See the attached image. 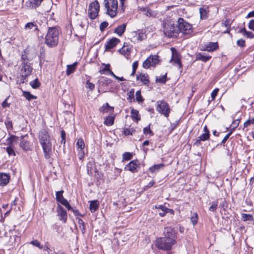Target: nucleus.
Listing matches in <instances>:
<instances>
[{"mask_svg": "<svg viewBox=\"0 0 254 254\" xmlns=\"http://www.w3.org/2000/svg\"><path fill=\"white\" fill-rule=\"evenodd\" d=\"M38 139L43 149L45 157L46 159L50 158L52 153V142L48 131L45 129H42L39 133Z\"/></svg>", "mask_w": 254, "mask_h": 254, "instance_id": "nucleus-1", "label": "nucleus"}, {"mask_svg": "<svg viewBox=\"0 0 254 254\" xmlns=\"http://www.w3.org/2000/svg\"><path fill=\"white\" fill-rule=\"evenodd\" d=\"M163 32L168 38H175L178 36V29L172 20H166L163 23Z\"/></svg>", "mask_w": 254, "mask_h": 254, "instance_id": "nucleus-2", "label": "nucleus"}, {"mask_svg": "<svg viewBox=\"0 0 254 254\" xmlns=\"http://www.w3.org/2000/svg\"><path fill=\"white\" fill-rule=\"evenodd\" d=\"M59 31L55 27H50L45 37V44L49 47H55L59 41Z\"/></svg>", "mask_w": 254, "mask_h": 254, "instance_id": "nucleus-3", "label": "nucleus"}, {"mask_svg": "<svg viewBox=\"0 0 254 254\" xmlns=\"http://www.w3.org/2000/svg\"><path fill=\"white\" fill-rule=\"evenodd\" d=\"M104 4L106 13L112 18L116 17L118 13L117 0H104Z\"/></svg>", "mask_w": 254, "mask_h": 254, "instance_id": "nucleus-4", "label": "nucleus"}, {"mask_svg": "<svg viewBox=\"0 0 254 254\" xmlns=\"http://www.w3.org/2000/svg\"><path fill=\"white\" fill-rule=\"evenodd\" d=\"M176 243V240L161 237L156 240V245L159 249L168 251L171 250Z\"/></svg>", "mask_w": 254, "mask_h": 254, "instance_id": "nucleus-5", "label": "nucleus"}, {"mask_svg": "<svg viewBox=\"0 0 254 254\" xmlns=\"http://www.w3.org/2000/svg\"><path fill=\"white\" fill-rule=\"evenodd\" d=\"M176 27L178 29V35L180 33L183 34H190L192 32V26L191 24L186 21L182 18H179Z\"/></svg>", "mask_w": 254, "mask_h": 254, "instance_id": "nucleus-6", "label": "nucleus"}, {"mask_svg": "<svg viewBox=\"0 0 254 254\" xmlns=\"http://www.w3.org/2000/svg\"><path fill=\"white\" fill-rule=\"evenodd\" d=\"M22 59L23 60V62H22V66L21 69L22 74L20 77V82L23 83L27 81V77L31 74L32 68L26 62L24 59L23 56H22Z\"/></svg>", "mask_w": 254, "mask_h": 254, "instance_id": "nucleus-7", "label": "nucleus"}, {"mask_svg": "<svg viewBox=\"0 0 254 254\" xmlns=\"http://www.w3.org/2000/svg\"><path fill=\"white\" fill-rule=\"evenodd\" d=\"M156 110L165 117H168L170 109L169 105L164 101H158L156 102Z\"/></svg>", "mask_w": 254, "mask_h": 254, "instance_id": "nucleus-8", "label": "nucleus"}, {"mask_svg": "<svg viewBox=\"0 0 254 254\" xmlns=\"http://www.w3.org/2000/svg\"><path fill=\"white\" fill-rule=\"evenodd\" d=\"M100 5L98 1L95 0L90 3L89 6V17L92 19H95L98 15Z\"/></svg>", "mask_w": 254, "mask_h": 254, "instance_id": "nucleus-9", "label": "nucleus"}, {"mask_svg": "<svg viewBox=\"0 0 254 254\" xmlns=\"http://www.w3.org/2000/svg\"><path fill=\"white\" fill-rule=\"evenodd\" d=\"M158 61L157 55L150 56L143 62L142 66L144 68H148L150 66H155Z\"/></svg>", "mask_w": 254, "mask_h": 254, "instance_id": "nucleus-10", "label": "nucleus"}, {"mask_svg": "<svg viewBox=\"0 0 254 254\" xmlns=\"http://www.w3.org/2000/svg\"><path fill=\"white\" fill-rule=\"evenodd\" d=\"M139 168V163L137 160H134L130 161L125 167L126 169L132 173L136 172Z\"/></svg>", "mask_w": 254, "mask_h": 254, "instance_id": "nucleus-11", "label": "nucleus"}, {"mask_svg": "<svg viewBox=\"0 0 254 254\" xmlns=\"http://www.w3.org/2000/svg\"><path fill=\"white\" fill-rule=\"evenodd\" d=\"M164 237L163 238H167L168 239H173L176 240V233L175 230L171 227L165 228L164 231Z\"/></svg>", "mask_w": 254, "mask_h": 254, "instance_id": "nucleus-12", "label": "nucleus"}, {"mask_svg": "<svg viewBox=\"0 0 254 254\" xmlns=\"http://www.w3.org/2000/svg\"><path fill=\"white\" fill-rule=\"evenodd\" d=\"M120 42V40L116 38H113L107 42L105 44V50L109 51L115 47Z\"/></svg>", "mask_w": 254, "mask_h": 254, "instance_id": "nucleus-13", "label": "nucleus"}, {"mask_svg": "<svg viewBox=\"0 0 254 254\" xmlns=\"http://www.w3.org/2000/svg\"><path fill=\"white\" fill-rule=\"evenodd\" d=\"M58 215L60 217V220L65 222L67 219V213L65 210L61 205H58L57 207Z\"/></svg>", "mask_w": 254, "mask_h": 254, "instance_id": "nucleus-14", "label": "nucleus"}, {"mask_svg": "<svg viewBox=\"0 0 254 254\" xmlns=\"http://www.w3.org/2000/svg\"><path fill=\"white\" fill-rule=\"evenodd\" d=\"M64 191L60 190L57 191L56 193V200L62 204L63 205H64L65 203H66L68 201L65 199L63 196Z\"/></svg>", "mask_w": 254, "mask_h": 254, "instance_id": "nucleus-15", "label": "nucleus"}, {"mask_svg": "<svg viewBox=\"0 0 254 254\" xmlns=\"http://www.w3.org/2000/svg\"><path fill=\"white\" fill-rule=\"evenodd\" d=\"M210 137V133L204 132L200 135L198 139L195 141L194 144L196 145H199L201 144V141H204L208 140Z\"/></svg>", "mask_w": 254, "mask_h": 254, "instance_id": "nucleus-16", "label": "nucleus"}, {"mask_svg": "<svg viewBox=\"0 0 254 254\" xmlns=\"http://www.w3.org/2000/svg\"><path fill=\"white\" fill-rule=\"evenodd\" d=\"M39 23L36 21L35 22H28L25 25L24 28L25 29L32 30L34 31H38V25Z\"/></svg>", "mask_w": 254, "mask_h": 254, "instance_id": "nucleus-17", "label": "nucleus"}, {"mask_svg": "<svg viewBox=\"0 0 254 254\" xmlns=\"http://www.w3.org/2000/svg\"><path fill=\"white\" fill-rule=\"evenodd\" d=\"M136 79L140 81L144 85H148L149 83L148 75L147 74L141 73L137 75Z\"/></svg>", "mask_w": 254, "mask_h": 254, "instance_id": "nucleus-18", "label": "nucleus"}, {"mask_svg": "<svg viewBox=\"0 0 254 254\" xmlns=\"http://www.w3.org/2000/svg\"><path fill=\"white\" fill-rule=\"evenodd\" d=\"M9 176L5 174L1 173H0V185L4 186L6 185L9 182Z\"/></svg>", "mask_w": 254, "mask_h": 254, "instance_id": "nucleus-19", "label": "nucleus"}, {"mask_svg": "<svg viewBox=\"0 0 254 254\" xmlns=\"http://www.w3.org/2000/svg\"><path fill=\"white\" fill-rule=\"evenodd\" d=\"M209 12L208 7L206 6H203L199 8V13L200 18L201 19H206L208 17Z\"/></svg>", "mask_w": 254, "mask_h": 254, "instance_id": "nucleus-20", "label": "nucleus"}, {"mask_svg": "<svg viewBox=\"0 0 254 254\" xmlns=\"http://www.w3.org/2000/svg\"><path fill=\"white\" fill-rule=\"evenodd\" d=\"M218 47L217 43L210 42L205 45L204 50L208 52H212L216 50Z\"/></svg>", "mask_w": 254, "mask_h": 254, "instance_id": "nucleus-21", "label": "nucleus"}, {"mask_svg": "<svg viewBox=\"0 0 254 254\" xmlns=\"http://www.w3.org/2000/svg\"><path fill=\"white\" fill-rule=\"evenodd\" d=\"M130 50L131 48L129 46L124 45L119 50V52L121 54L124 55L127 58V57L130 55Z\"/></svg>", "mask_w": 254, "mask_h": 254, "instance_id": "nucleus-22", "label": "nucleus"}, {"mask_svg": "<svg viewBox=\"0 0 254 254\" xmlns=\"http://www.w3.org/2000/svg\"><path fill=\"white\" fill-rule=\"evenodd\" d=\"M43 0H29V1L26 3L27 6L31 8H36L41 4Z\"/></svg>", "mask_w": 254, "mask_h": 254, "instance_id": "nucleus-23", "label": "nucleus"}, {"mask_svg": "<svg viewBox=\"0 0 254 254\" xmlns=\"http://www.w3.org/2000/svg\"><path fill=\"white\" fill-rule=\"evenodd\" d=\"M27 136L26 135L25 136H22L20 139V146L25 150H28L29 149V143L24 139V137Z\"/></svg>", "mask_w": 254, "mask_h": 254, "instance_id": "nucleus-24", "label": "nucleus"}, {"mask_svg": "<svg viewBox=\"0 0 254 254\" xmlns=\"http://www.w3.org/2000/svg\"><path fill=\"white\" fill-rule=\"evenodd\" d=\"M126 26L127 24L126 23H124L119 25L115 29V33H116L119 36H121L126 30Z\"/></svg>", "mask_w": 254, "mask_h": 254, "instance_id": "nucleus-25", "label": "nucleus"}, {"mask_svg": "<svg viewBox=\"0 0 254 254\" xmlns=\"http://www.w3.org/2000/svg\"><path fill=\"white\" fill-rule=\"evenodd\" d=\"M211 58L210 56H206L203 53H198L196 55V60L201 61L203 62H206Z\"/></svg>", "mask_w": 254, "mask_h": 254, "instance_id": "nucleus-26", "label": "nucleus"}, {"mask_svg": "<svg viewBox=\"0 0 254 254\" xmlns=\"http://www.w3.org/2000/svg\"><path fill=\"white\" fill-rule=\"evenodd\" d=\"M164 166V164L163 163L154 165L150 167L149 169V170L150 172H151L152 173H156Z\"/></svg>", "mask_w": 254, "mask_h": 254, "instance_id": "nucleus-27", "label": "nucleus"}, {"mask_svg": "<svg viewBox=\"0 0 254 254\" xmlns=\"http://www.w3.org/2000/svg\"><path fill=\"white\" fill-rule=\"evenodd\" d=\"M99 207L97 200L91 201L89 205V209L91 212H95Z\"/></svg>", "mask_w": 254, "mask_h": 254, "instance_id": "nucleus-28", "label": "nucleus"}, {"mask_svg": "<svg viewBox=\"0 0 254 254\" xmlns=\"http://www.w3.org/2000/svg\"><path fill=\"white\" fill-rule=\"evenodd\" d=\"M170 62H173L174 64L178 65L179 66V68L182 67V64L181 61L177 55H174L173 53V57L170 60Z\"/></svg>", "mask_w": 254, "mask_h": 254, "instance_id": "nucleus-29", "label": "nucleus"}, {"mask_svg": "<svg viewBox=\"0 0 254 254\" xmlns=\"http://www.w3.org/2000/svg\"><path fill=\"white\" fill-rule=\"evenodd\" d=\"M77 63H74L73 64L67 65L66 75H69L71 73H73L75 70L77 65Z\"/></svg>", "mask_w": 254, "mask_h": 254, "instance_id": "nucleus-30", "label": "nucleus"}, {"mask_svg": "<svg viewBox=\"0 0 254 254\" xmlns=\"http://www.w3.org/2000/svg\"><path fill=\"white\" fill-rule=\"evenodd\" d=\"M131 116L133 120H135L137 122L140 120L139 117L138 111L135 109H132L131 110Z\"/></svg>", "mask_w": 254, "mask_h": 254, "instance_id": "nucleus-31", "label": "nucleus"}, {"mask_svg": "<svg viewBox=\"0 0 254 254\" xmlns=\"http://www.w3.org/2000/svg\"><path fill=\"white\" fill-rule=\"evenodd\" d=\"M99 82L102 85L108 86L111 83L112 80L107 77H102L99 80Z\"/></svg>", "mask_w": 254, "mask_h": 254, "instance_id": "nucleus-32", "label": "nucleus"}, {"mask_svg": "<svg viewBox=\"0 0 254 254\" xmlns=\"http://www.w3.org/2000/svg\"><path fill=\"white\" fill-rule=\"evenodd\" d=\"M23 96L28 101H30L32 99H37V97L36 96L32 95L28 91H23Z\"/></svg>", "mask_w": 254, "mask_h": 254, "instance_id": "nucleus-33", "label": "nucleus"}, {"mask_svg": "<svg viewBox=\"0 0 254 254\" xmlns=\"http://www.w3.org/2000/svg\"><path fill=\"white\" fill-rule=\"evenodd\" d=\"M114 123V117L113 116H108V117H106L104 121V124L108 126L113 125Z\"/></svg>", "mask_w": 254, "mask_h": 254, "instance_id": "nucleus-34", "label": "nucleus"}, {"mask_svg": "<svg viewBox=\"0 0 254 254\" xmlns=\"http://www.w3.org/2000/svg\"><path fill=\"white\" fill-rule=\"evenodd\" d=\"M222 26L227 27V30L224 32V33H228L230 31V23L228 19H226L222 22Z\"/></svg>", "mask_w": 254, "mask_h": 254, "instance_id": "nucleus-35", "label": "nucleus"}, {"mask_svg": "<svg viewBox=\"0 0 254 254\" xmlns=\"http://www.w3.org/2000/svg\"><path fill=\"white\" fill-rule=\"evenodd\" d=\"M242 219L244 221H246L247 220L253 221L254 217L252 215L250 214L242 213Z\"/></svg>", "mask_w": 254, "mask_h": 254, "instance_id": "nucleus-36", "label": "nucleus"}, {"mask_svg": "<svg viewBox=\"0 0 254 254\" xmlns=\"http://www.w3.org/2000/svg\"><path fill=\"white\" fill-rule=\"evenodd\" d=\"M30 85L33 89H37L40 86V83L38 81V79L36 78V79L31 81L30 82Z\"/></svg>", "mask_w": 254, "mask_h": 254, "instance_id": "nucleus-37", "label": "nucleus"}, {"mask_svg": "<svg viewBox=\"0 0 254 254\" xmlns=\"http://www.w3.org/2000/svg\"><path fill=\"white\" fill-rule=\"evenodd\" d=\"M109 109L113 110V109L109 106L108 103H106L100 109V111L103 113H107L109 111Z\"/></svg>", "mask_w": 254, "mask_h": 254, "instance_id": "nucleus-38", "label": "nucleus"}, {"mask_svg": "<svg viewBox=\"0 0 254 254\" xmlns=\"http://www.w3.org/2000/svg\"><path fill=\"white\" fill-rule=\"evenodd\" d=\"M190 221L193 225H195L198 221V215L196 213H193L190 217Z\"/></svg>", "mask_w": 254, "mask_h": 254, "instance_id": "nucleus-39", "label": "nucleus"}, {"mask_svg": "<svg viewBox=\"0 0 254 254\" xmlns=\"http://www.w3.org/2000/svg\"><path fill=\"white\" fill-rule=\"evenodd\" d=\"M143 133L145 134H149L150 135H153V132L150 129V124H149L146 127L143 128Z\"/></svg>", "mask_w": 254, "mask_h": 254, "instance_id": "nucleus-40", "label": "nucleus"}, {"mask_svg": "<svg viewBox=\"0 0 254 254\" xmlns=\"http://www.w3.org/2000/svg\"><path fill=\"white\" fill-rule=\"evenodd\" d=\"M30 244L38 247L39 249H43L44 248L43 246L41 245L40 243L37 240L32 241Z\"/></svg>", "mask_w": 254, "mask_h": 254, "instance_id": "nucleus-41", "label": "nucleus"}, {"mask_svg": "<svg viewBox=\"0 0 254 254\" xmlns=\"http://www.w3.org/2000/svg\"><path fill=\"white\" fill-rule=\"evenodd\" d=\"M218 202L213 201L211 204V206L209 208V210L212 212H214L217 208Z\"/></svg>", "mask_w": 254, "mask_h": 254, "instance_id": "nucleus-42", "label": "nucleus"}, {"mask_svg": "<svg viewBox=\"0 0 254 254\" xmlns=\"http://www.w3.org/2000/svg\"><path fill=\"white\" fill-rule=\"evenodd\" d=\"M103 64L105 65V67L103 69H100L99 70V72L101 74H105L106 71L108 72V71L110 70V64Z\"/></svg>", "mask_w": 254, "mask_h": 254, "instance_id": "nucleus-43", "label": "nucleus"}, {"mask_svg": "<svg viewBox=\"0 0 254 254\" xmlns=\"http://www.w3.org/2000/svg\"><path fill=\"white\" fill-rule=\"evenodd\" d=\"M132 158V155L129 152H125L123 155V158L125 160H129Z\"/></svg>", "mask_w": 254, "mask_h": 254, "instance_id": "nucleus-44", "label": "nucleus"}, {"mask_svg": "<svg viewBox=\"0 0 254 254\" xmlns=\"http://www.w3.org/2000/svg\"><path fill=\"white\" fill-rule=\"evenodd\" d=\"M251 125H254V118L249 119L244 124V127H247Z\"/></svg>", "mask_w": 254, "mask_h": 254, "instance_id": "nucleus-45", "label": "nucleus"}, {"mask_svg": "<svg viewBox=\"0 0 254 254\" xmlns=\"http://www.w3.org/2000/svg\"><path fill=\"white\" fill-rule=\"evenodd\" d=\"M76 145H77L78 147L81 149H83L85 147L84 141L81 138H79L77 140Z\"/></svg>", "mask_w": 254, "mask_h": 254, "instance_id": "nucleus-46", "label": "nucleus"}, {"mask_svg": "<svg viewBox=\"0 0 254 254\" xmlns=\"http://www.w3.org/2000/svg\"><path fill=\"white\" fill-rule=\"evenodd\" d=\"M166 78H167V75H166V74H165V75H164L163 76H162L161 77H160L159 78L157 77L156 81L157 82H160L161 83H165L166 81Z\"/></svg>", "mask_w": 254, "mask_h": 254, "instance_id": "nucleus-47", "label": "nucleus"}, {"mask_svg": "<svg viewBox=\"0 0 254 254\" xmlns=\"http://www.w3.org/2000/svg\"><path fill=\"white\" fill-rule=\"evenodd\" d=\"M6 150L7 153H8V154L9 156H11V155L15 156V152H14L13 148L11 147V146H7L6 148Z\"/></svg>", "mask_w": 254, "mask_h": 254, "instance_id": "nucleus-48", "label": "nucleus"}, {"mask_svg": "<svg viewBox=\"0 0 254 254\" xmlns=\"http://www.w3.org/2000/svg\"><path fill=\"white\" fill-rule=\"evenodd\" d=\"M86 87L89 88L90 90H93L95 88V85L90 82L89 80L86 82Z\"/></svg>", "mask_w": 254, "mask_h": 254, "instance_id": "nucleus-49", "label": "nucleus"}, {"mask_svg": "<svg viewBox=\"0 0 254 254\" xmlns=\"http://www.w3.org/2000/svg\"><path fill=\"white\" fill-rule=\"evenodd\" d=\"M108 23L106 21H104L102 22L100 25V29L101 31H103L105 30V29L108 26Z\"/></svg>", "mask_w": 254, "mask_h": 254, "instance_id": "nucleus-50", "label": "nucleus"}, {"mask_svg": "<svg viewBox=\"0 0 254 254\" xmlns=\"http://www.w3.org/2000/svg\"><path fill=\"white\" fill-rule=\"evenodd\" d=\"M219 89L218 88L214 89L211 94V97L212 100H214L218 92Z\"/></svg>", "mask_w": 254, "mask_h": 254, "instance_id": "nucleus-51", "label": "nucleus"}, {"mask_svg": "<svg viewBox=\"0 0 254 254\" xmlns=\"http://www.w3.org/2000/svg\"><path fill=\"white\" fill-rule=\"evenodd\" d=\"M136 99L138 102L143 101V99L141 95L140 91H137L136 92Z\"/></svg>", "mask_w": 254, "mask_h": 254, "instance_id": "nucleus-52", "label": "nucleus"}, {"mask_svg": "<svg viewBox=\"0 0 254 254\" xmlns=\"http://www.w3.org/2000/svg\"><path fill=\"white\" fill-rule=\"evenodd\" d=\"M237 44L240 47H244L245 46V41L242 39H239L237 41Z\"/></svg>", "mask_w": 254, "mask_h": 254, "instance_id": "nucleus-53", "label": "nucleus"}, {"mask_svg": "<svg viewBox=\"0 0 254 254\" xmlns=\"http://www.w3.org/2000/svg\"><path fill=\"white\" fill-rule=\"evenodd\" d=\"M78 223L80 229H82L83 230L85 229V224L83 221L81 219H78Z\"/></svg>", "mask_w": 254, "mask_h": 254, "instance_id": "nucleus-54", "label": "nucleus"}, {"mask_svg": "<svg viewBox=\"0 0 254 254\" xmlns=\"http://www.w3.org/2000/svg\"><path fill=\"white\" fill-rule=\"evenodd\" d=\"M61 137H62V140L61 143L64 144L65 143V132L64 130H62L61 131Z\"/></svg>", "mask_w": 254, "mask_h": 254, "instance_id": "nucleus-55", "label": "nucleus"}, {"mask_svg": "<svg viewBox=\"0 0 254 254\" xmlns=\"http://www.w3.org/2000/svg\"><path fill=\"white\" fill-rule=\"evenodd\" d=\"M244 33L248 38H254V34H253L252 32L247 31L246 29H244Z\"/></svg>", "mask_w": 254, "mask_h": 254, "instance_id": "nucleus-56", "label": "nucleus"}, {"mask_svg": "<svg viewBox=\"0 0 254 254\" xmlns=\"http://www.w3.org/2000/svg\"><path fill=\"white\" fill-rule=\"evenodd\" d=\"M240 122V121L239 119L236 120L232 122L231 127H233L236 128L239 126Z\"/></svg>", "mask_w": 254, "mask_h": 254, "instance_id": "nucleus-57", "label": "nucleus"}, {"mask_svg": "<svg viewBox=\"0 0 254 254\" xmlns=\"http://www.w3.org/2000/svg\"><path fill=\"white\" fill-rule=\"evenodd\" d=\"M231 135V132H229L224 137V138L223 139V140H222L221 142V144H224L226 141H227V140L229 138V137H230V136Z\"/></svg>", "mask_w": 254, "mask_h": 254, "instance_id": "nucleus-58", "label": "nucleus"}, {"mask_svg": "<svg viewBox=\"0 0 254 254\" xmlns=\"http://www.w3.org/2000/svg\"><path fill=\"white\" fill-rule=\"evenodd\" d=\"M248 26L250 29L254 31V19H252L250 20V21L249 23Z\"/></svg>", "mask_w": 254, "mask_h": 254, "instance_id": "nucleus-59", "label": "nucleus"}, {"mask_svg": "<svg viewBox=\"0 0 254 254\" xmlns=\"http://www.w3.org/2000/svg\"><path fill=\"white\" fill-rule=\"evenodd\" d=\"M158 208L161 209L163 212H168V210H169V209L163 205H159Z\"/></svg>", "mask_w": 254, "mask_h": 254, "instance_id": "nucleus-60", "label": "nucleus"}, {"mask_svg": "<svg viewBox=\"0 0 254 254\" xmlns=\"http://www.w3.org/2000/svg\"><path fill=\"white\" fill-rule=\"evenodd\" d=\"M128 96V98L129 99H132L134 98V89H132L131 91L129 92V93L127 94Z\"/></svg>", "mask_w": 254, "mask_h": 254, "instance_id": "nucleus-61", "label": "nucleus"}, {"mask_svg": "<svg viewBox=\"0 0 254 254\" xmlns=\"http://www.w3.org/2000/svg\"><path fill=\"white\" fill-rule=\"evenodd\" d=\"M144 35L143 33H139L137 36V39L138 41H141L144 39Z\"/></svg>", "mask_w": 254, "mask_h": 254, "instance_id": "nucleus-62", "label": "nucleus"}, {"mask_svg": "<svg viewBox=\"0 0 254 254\" xmlns=\"http://www.w3.org/2000/svg\"><path fill=\"white\" fill-rule=\"evenodd\" d=\"M132 70H136V69L138 67V62L137 61L134 62L132 64Z\"/></svg>", "mask_w": 254, "mask_h": 254, "instance_id": "nucleus-63", "label": "nucleus"}, {"mask_svg": "<svg viewBox=\"0 0 254 254\" xmlns=\"http://www.w3.org/2000/svg\"><path fill=\"white\" fill-rule=\"evenodd\" d=\"M254 17V10L250 12L248 14L246 18H250V17Z\"/></svg>", "mask_w": 254, "mask_h": 254, "instance_id": "nucleus-64", "label": "nucleus"}]
</instances>
